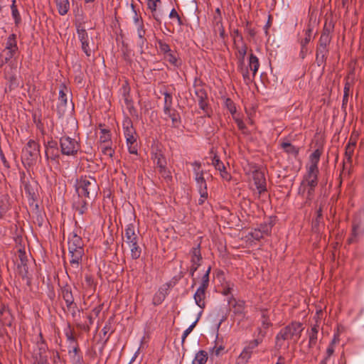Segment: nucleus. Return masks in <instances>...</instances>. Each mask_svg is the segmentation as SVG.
Returning <instances> with one entry per match:
<instances>
[{
    "label": "nucleus",
    "instance_id": "39",
    "mask_svg": "<svg viewBox=\"0 0 364 364\" xmlns=\"http://www.w3.org/2000/svg\"><path fill=\"white\" fill-rule=\"evenodd\" d=\"M252 353V352L247 347H245L241 352L238 358L237 363H239L240 361H241L242 363H247L248 360L250 358Z\"/></svg>",
    "mask_w": 364,
    "mask_h": 364
},
{
    "label": "nucleus",
    "instance_id": "60",
    "mask_svg": "<svg viewBox=\"0 0 364 364\" xmlns=\"http://www.w3.org/2000/svg\"><path fill=\"white\" fill-rule=\"evenodd\" d=\"M352 231H353L352 235H353V237H356L357 236H358L360 234L362 233V228H361L360 225L356 224L354 222L353 225V230Z\"/></svg>",
    "mask_w": 364,
    "mask_h": 364
},
{
    "label": "nucleus",
    "instance_id": "47",
    "mask_svg": "<svg viewBox=\"0 0 364 364\" xmlns=\"http://www.w3.org/2000/svg\"><path fill=\"white\" fill-rule=\"evenodd\" d=\"M54 151H57V147L55 144L53 146L49 144V146H46V155L47 158H50L51 159L55 160L57 155L53 153Z\"/></svg>",
    "mask_w": 364,
    "mask_h": 364
},
{
    "label": "nucleus",
    "instance_id": "51",
    "mask_svg": "<svg viewBox=\"0 0 364 364\" xmlns=\"http://www.w3.org/2000/svg\"><path fill=\"white\" fill-rule=\"evenodd\" d=\"M90 41H92V39L81 43V48L85 53V55L88 57L90 56L92 53V49L90 48Z\"/></svg>",
    "mask_w": 364,
    "mask_h": 364
},
{
    "label": "nucleus",
    "instance_id": "12",
    "mask_svg": "<svg viewBox=\"0 0 364 364\" xmlns=\"http://www.w3.org/2000/svg\"><path fill=\"white\" fill-rule=\"evenodd\" d=\"M68 250H84L83 241L75 231H73L68 237Z\"/></svg>",
    "mask_w": 364,
    "mask_h": 364
},
{
    "label": "nucleus",
    "instance_id": "1",
    "mask_svg": "<svg viewBox=\"0 0 364 364\" xmlns=\"http://www.w3.org/2000/svg\"><path fill=\"white\" fill-rule=\"evenodd\" d=\"M303 329L302 324L299 322H292L282 328L276 336L277 346L281 348L286 341L296 343L300 338Z\"/></svg>",
    "mask_w": 364,
    "mask_h": 364
},
{
    "label": "nucleus",
    "instance_id": "2",
    "mask_svg": "<svg viewBox=\"0 0 364 364\" xmlns=\"http://www.w3.org/2000/svg\"><path fill=\"white\" fill-rule=\"evenodd\" d=\"M75 188L80 197L90 198L97 195L98 186L94 178L84 176L77 180Z\"/></svg>",
    "mask_w": 364,
    "mask_h": 364
},
{
    "label": "nucleus",
    "instance_id": "59",
    "mask_svg": "<svg viewBox=\"0 0 364 364\" xmlns=\"http://www.w3.org/2000/svg\"><path fill=\"white\" fill-rule=\"evenodd\" d=\"M172 95L168 92L164 93V107L166 109H168V107H171L172 106Z\"/></svg>",
    "mask_w": 364,
    "mask_h": 364
},
{
    "label": "nucleus",
    "instance_id": "3",
    "mask_svg": "<svg viewBox=\"0 0 364 364\" xmlns=\"http://www.w3.org/2000/svg\"><path fill=\"white\" fill-rule=\"evenodd\" d=\"M151 156L161 177L167 181L171 180V173L166 167V159L160 145L155 144L152 146Z\"/></svg>",
    "mask_w": 364,
    "mask_h": 364
},
{
    "label": "nucleus",
    "instance_id": "32",
    "mask_svg": "<svg viewBox=\"0 0 364 364\" xmlns=\"http://www.w3.org/2000/svg\"><path fill=\"white\" fill-rule=\"evenodd\" d=\"M130 249L131 257L133 259H136L140 257L141 254V248L138 244V242L128 245Z\"/></svg>",
    "mask_w": 364,
    "mask_h": 364
},
{
    "label": "nucleus",
    "instance_id": "20",
    "mask_svg": "<svg viewBox=\"0 0 364 364\" xmlns=\"http://www.w3.org/2000/svg\"><path fill=\"white\" fill-rule=\"evenodd\" d=\"M55 3L60 16H65L68 14L70 8L69 0H55Z\"/></svg>",
    "mask_w": 364,
    "mask_h": 364
},
{
    "label": "nucleus",
    "instance_id": "57",
    "mask_svg": "<svg viewBox=\"0 0 364 364\" xmlns=\"http://www.w3.org/2000/svg\"><path fill=\"white\" fill-rule=\"evenodd\" d=\"M160 3L161 0H148V9H150L152 13L156 12L158 4Z\"/></svg>",
    "mask_w": 364,
    "mask_h": 364
},
{
    "label": "nucleus",
    "instance_id": "41",
    "mask_svg": "<svg viewBox=\"0 0 364 364\" xmlns=\"http://www.w3.org/2000/svg\"><path fill=\"white\" fill-rule=\"evenodd\" d=\"M11 9L12 17L14 18L15 23L17 24L21 21V16L16 6V0L12 1Z\"/></svg>",
    "mask_w": 364,
    "mask_h": 364
},
{
    "label": "nucleus",
    "instance_id": "27",
    "mask_svg": "<svg viewBox=\"0 0 364 364\" xmlns=\"http://www.w3.org/2000/svg\"><path fill=\"white\" fill-rule=\"evenodd\" d=\"M0 320L5 326H11L13 321L12 316L9 309L4 308L0 313Z\"/></svg>",
    "mask_w": 364,
    "mask_h": 364
},
{
    "label": "nucleus",
    "instance_id": "33",
    "mask_svg": "<svg viewBox=\"0 0 364 364\" xmlns=\"http://www.w3.org/2000/svg\"><path fill=\"white\" fill-rule=\"evenodd\" d=\"M99 149L102 154L109 159H112L114 154V150L112 149L111 144H102V145H99Z\"/></svg>",
    "mask_w": 364,
    "mask_h": 364
},
{
    "label": "nucleus",
    "instance_id": "5",
    "mask_svg": "<svg viewBox=\"0 0 364 364\" xmlns=\"http://www.w3.org/2000/svg\"><path fill=\"white\" fill-rule=\"evenodd\" d=\"M194 174V179L196 183V187L200 195L202 197H205L208 195L207 191V183L204 178V171L201 169V164L199 161H194L191 164Z\"/></svg>",
    "mask_w": 364,
    "mask_h": 364
},
{
    "label": "nucleus",
    "instance_id": "48",
    "mask_svg": "<svg viewBox=\"0 0 364 364\" xmlns=\"http://www.w3.org/2000/svg\"><path fill=\"white\" fill-rule=\"evenodd\" d=\"M225 106L230 112L231 114L234 115L236 113V107L234 102L230 98H227L225 101Z\"/></svg>",
    "mask_w": 364,
    "mask_h": 364
},
{
    "label": "nucleus",
    "instance_id": "54",
    "mask_svg": "<svg viewBox=\"0 0 364 364\" xmlns=\"http://www.w3.org/2000/svg\"><path fill=\"white\" fill-rule=\"evenodd\" d=\"M355 146V144H353L350 145L348 144L346 148V153H345V160L350 162L351 161V157L353 154V147Z\"/></svg>",
    "mask_w": 364,
    "mask_h": 364
},
{
    "label": "nucleus",
    "instance_id": "25",
    "mask_svg": "<svg viewBox=\"0 0 364 364\" xmlns=\"http://www.w3.org/2000/svg\"><path fill=\"white\" fill-rule=\"evenodd\" d=\"M164 59L171 65L178 67L181 65V60L176 52L171 50L164 55Z\"/></svg>",
    "mask_w": 364,
    "mask_h": 364
},
{
    "label": "nucleus",
    "instance_id": "36",
    "mask_svg": "<svg viewBox=\"0 0 364 364\" xmlns=\"http://www.w3.org/2000/svg\"><path fill=\"white\" fill-rule=\"evenodd\" d=\"M77 37H78V39L80 41V43H82V42H85V41H87L91 39L89 37L87 31L84 28L81 27L80 26H77Z\"/></svg>",
    "mask_w": 364,
    "mask_h": 364
},
{
    "label": "nucleus",
    "instance_id": "30",
    "mask_svg": "<svg viewBox=\"0 0 364 364\" xmlns=\"http://www.w3.org/2000/svg\"><path fill=\"white\" fill-rule=\"evenodd\" d=\"M304 38L301 40V46L303 47V50L305 49V46L311 41L312 38L313 28L309 24L304 31Z\"/></svg>",
    "mask_w": 364,
    "mask_h": 364
},
{
    "label": "nucleus",
    "instance_id": "62",
    "mask_svg": "<svg viewBox=\"0 0 364 364\" xmlns=\"http://www.w3.org/2000/svg\"><path fill=\"white\" fill-rule=\"evenodd\" d=\"M261 338H256L250 341L246 347L252 352L253 350L261 343Z\"/></svg>",
    "mask_w": 364,
    "mask_h": 364
},
{
    "label": "nucleus",
    "instance_id": "7",
    "mask_svg": "<svg viewBox=\"0 0 364 364\" xmlns=\"http://www.w3.org/2000/svg\"><path fill=\"white\" fill-rule=\"evenodd\" d=\"M318 172L319 171L307 169L306 174L304 176L301 186H307L309 187L308 196H311L312 195L314 188L318 184Z\"/></svg>",
    "mask_w": 364,
    "mask_h": 364
},
{
    "label": "nucleus",
    "instance_id": "9",
    "mask_svg": "<svg viewBox=\"0 0 364 364\" xmlns=\"http://www.w3.org/2000/svg\"><path fill=\"white\" fill-rule=\"evenodd\" d=\"M211 164L220 172V175L223 180L226 181L231 180L232 177L230 173L227 171L225 164L218 156L215 155L213 156Z\"/></svg>",
    "mask_w": 364,
    "mask_h": 364
},
{
    "label": "nucleus",
    "instance_id": "31",
    "mask_svg": "<svg viewBox=\"0 0 364 364\" xmlns=\"http://www.w3.org/2000/svg\"><path fill=\"white\" fill-rule=\"evenodd\" d=\"M208 360V353L205 350H199L193 360L192 364H205Z\"/></svg>",
    "mask_w": 364,
    "mask_h": 364
},
{
    "label": "nucleus",
    "instance_id": "6",
    "mask_svg": "<svg viewBox=\"0 0 364 364\" xmlns=\"http://www.w3.org/2000/svg\"><path fill=\"white\" fill-rule=\"evenodd\" d=\"M61 153L66 156H75L80 149V145L77 140L68 136H63L60 139Z\"/></svg>",
    "mask_w": 364,
    "mask_h": 364
},
{
    "label": "nucleus",
    "instance_id": "24",
    "mask_svg": "<svg viewBox=\"0 0 364 364\" xmlns=\"http://www.w3.org/2000/svg\"><path fill=\"white\" fill-rule=\"evenodd\" d=\"M100 127H102V125H100ZM99 143V145H102V144H112L111 134L109 129L100 128Z\"/></svg>",
    "mask_w": 364,
    "mask_h": 364
},
{
    "label": "nucleus",
    "instance_id": "26",
    "mask_svg": "<svg viewBox=\"0 0 364 364\" xmlns=\"http://www.w3.org/2000/svg\"><path fill=\"white\" fill-rule=\"evenodd\" d=\"M5 50H11L14 53H17L18 51V46H17V41H16V36L14 33L11 34L6 41Z\"/></svg>",
    "mask_w": 364,
    "mask_h": 364
},
{
    "label": "nucleus",
    "instance_id": "34",
    "mask_svg": "<svg viewBox=\"0 0 364 364\" xmlns=\"http://www.w3.org/2000/svg\"><path fill=\"white\" fill-rule=\"evenodd\" d=\"M318 332V327L317 326H314L309 333V346L310 348L314 347L317 341V336Z\"/></svg>",
    "mask_w": 364,
    "mask_h": 364
},
{
    "label": "nucleus",
    "instance_id": "10",
    "mask_svg": "<svg viewBox=\"0 0 364 364\" xmlns=\"http://www.w3.org/2000/svg\"><path fill=\"white\" fill-rule=\"evenodd\" d=\"M252 177L259 194H262V193L265 192L267 191V188L266 179L264 173L259 170H255L253 171Z\"/></svg>",
    "mask_w": 364,
    "mask_h": 364
},
{
    "label": "nucleus",
    "instance_id": "19",
    "mask_svg": "<svg viewBox=\"0 0 364 364\" xmlns=\"http://www.w3.org/2000/svg\"><path fill=\"white\" fill-rule=\"evenodd\" d=\"M137 134L126 139L127 146L131 154L137 155L138 144L136 142Z\"/></svg>",
    "mask_w": 364,
    "mask_h": 364
},
{
    "label": "nucleus",
    "instance_id": "45",
    "mask_svg": "<svg viewBox=\"0 0 364 364\" xmlns=\"http://www.w3.org/2000/svg\"><path fill=\"white\" fill-rule=\"evenodd\" d=\"M224 349V346H223L222 345L218 346L215 343V345L212 348L210 349V356H219L223 353Z\"/></svg>",
    "mask_w": 364,
    "mask_h": 364
},
{
    "label": "nucleus",
    "instance_id": "44",
    "mask_svg": "<svg viewBox=\"0 0 364 364\" xmlns=\"http://www.w3.org/2000/svg\"><path fill=\"white\" fill-rule=\"evenodd\" d=\"M210 267H208V269L204 273L203 276L202 277L200 284L199 287H202L204 289H207L209 285V275L210 272Z\"/></svg>",
    "mask_w": 364,
    "mask_h": 364
},
{
    "label": "nucleus",
    "instance_id": "37",
    "mask_svg": "<svg viewBox=\"0 0 364 364\" xmlns=\"http://www.w3.org/2000/svg\"><path fill=\"white\" fill-rule=\"evenodd\" d=\"M198 106L200 109L203 112L205 117H211L212 110L207 100L198 102Z\"/></svg>",
    "mask_w": 364,
    "mask_h": 364
},
{
    "label": "nucleus",
    "instance_id": "14",
    "mask_svg": "<svg viewBox=\"0 0 364 364\" xmlns=\"http://www.w3.org/2000/svg\"><path fill=\"white\" fill-rule=\"evenodd\" d=\"M122 128L124 132V135L125 139L129 136H132L136 134V130L133 127V123L132 119L126 117L122 122Z\"/></svg>",
    "mask_w": 364,
    "mask_h": 364
},
{
    "label": "nucleus",
    "instance_id": "53",
    "mask_svg": "<svg viewBox=\"0 0 364 364\" xmlns=\"http://www.w3.org/2000/svg\"><path fill=\"white\" fill-rule=\"evenodd\" d=\"M24 189L26 193L28 195V196L32 199H34L36 196V192L35 190L31 183H26L24 185Z\"/></svg>",
    "mask_w": 364,
    "mask_h": 364
},
{
    "label": "nucleus",
    "instance_id": "4",
    "mask_svg": "<svg viewBox=\"0 0 364 364\" xmlns=\"http://www.w3.org/2000/svg\"><path fill=\"white\" fill-rule=\"evenodd\" d=\"M38 144L34 140H29L22 150L21 159L24 164L31 165L35 163L39 156Z\"/></svg>",
    "mask_w": 364,
    "mask_h": 364
},
{
    "label": "nucleus",
    "instance_id": "50",
    "mask_svg": "<svg viewBox=\"0 0 364 364\" xmlns=\"http://www.w3.org/2000/svg\"><path fill=\"white\" fill-rule=\"evenodd\" d=\"M196 95L198 98V102L207 100L208 95L205 90L201 87L196 89Z\"/></svg>",
    "mask_w": 364,
    "mask_h": 364
},
{
    "label": "nucleus",
    "instance_id": "43",
    "mask_svg": "<svg viewBox=\"0 0 364 364\" xmlns=\"http://www.w3.org/2000/svg\"><path fill=\"white\" fill-rule=\"evenodd\" d=\"M66 87L63 86L62 88L59 90L58 102L60 105L63 107H66L68 103V97L64 91Z\"/></svg>",
    "mask_w": 364,
    "mask_h": 364
},
{
    "label": "nucleus",
    "instance_id": "11",
    "mask_svg": "<svg viewBox=\"0 0 364 364\" xmlns=\"http://www.w3.org/2000/svg\"><path fill=\"white\" fill-rule=\"evenodd\" d=\"M124 240L127 245L139 241V237L134 224L129 223L126 226Z\"/></svg>",
    "mask_w": 364,
    "mask_h": 364
},
{
    "label": "nucleus",
    "instance_id": "28",
    "mask_svg": "<svg viewBox=\"0 0 364 364\" xmlns=\"http://www.w3.org/2000/svg\"><path fill=\"white\" fill-rule=\"evenodd\" d=\"M331 41V36L330 34V29L324 27L322 33L321 35L318 44L323 47H327Z\"/></svg>",
    "mask_w": 364,
    "mask_h": 364
},
{
    "label": "nucleus",
    "instance_id": "46",
    "mask_svg": "<svg viewBox=\"0 0 364 364\" xmlns=\"http://www.w3.org/2000/svg\"><path fill=\"white\" fill-rule=\"evenodd\" d=\"M282 147L284 149V150L286 152H287L289 154H291L296 155L298 153V151L296 149V147L294 146L293 145H291L289 142H284V143H282Z\"/></svg>",
    "mask_w": 364,
    "mask_h": 364
},
{
    "label": "nucleus",
    "instance_id": "38",
    "mask_svg": "<svg viewBox=\"0 0 364 364\" xmlns=\"http://www.w3.org/2000/svg\"><path fill=\"white\" fill-rule=\"evenodd\" d=\"M164 112L166 115L171 119V121L173 124H176L179 121V117L176 113V112L171 109V107H168V109L164 108Z\"/></svg>",
    "mask_w": 364,
    "mask_h": 364
},
{
    "label": "nucleus",
    "instance_id": "29",
    "mask_svg": "<svg viewBox=\"0 0 364 364\" xmlns=\"http://www.w3.org/2000/svg\"><path fill=\"white\" fill-rule=\"evenodd\" d=\"M10 209L9 198L7 195L0 198V218Z\"/></svg>",
    "mask_w": 364,
    "mask_h": 364
},
{
    "label": "nucleus",
    "instance_id": "35",
    "mask_svg": "<svg viewBox=\"0 0 364 364\" xmlns=\"http://www.w3.org/2000/svg\"><path fill=\"white\" fill-rule=\"evenodd\" d=\"M215 311H217V316L220 317L217 328L218 329L222 324L227 319V309L226 307L216 308Z\"/></svg>",
    "mask_w": 364,
    "mask_h": 364
},
{
    "label": "nucleus",
    "instance_id": "63",
    "mask_svg": "<svg viewBox=\"0 0 364 364\" xmlns=\"http://www.w3.org/2000/svg\"><path fill=\"white\" fill-rule=\"evenodd\" d=\"M235 313L239 314H243L244 313V302L239 301L235 306Z\"/></svg>",
    "mask_w": 364,
    "mask_h": 364
},
{
    "label": "nucleus",
    "instance_id": "56",
    "mask_svg": "<svg viewBox=\"0 0 364 364\" xmlns=\"http://www.w3.org/2000/svg\"><path fill=\"white\" fill-rule=\"evenodd\" d=\"M16 53L4 49L0 54V56L4 59V62L8 63L16 55Z\"/></svg>",
    "mask_w": 364,
    "mask_h": 364
},
{
    "label": "nucleus",
    "instance_id": "42",
    "mask_svg": "<svg viewBox=\"0 0 364 364\" xmlns=\"http://www.w3.org/2000/svg\"><path fill=\"white\" fill-rule=\"evenodd\" d=\"M157 44H158V47H159L160 53L161 54H163L164 56L165 55H166L167 53H168L169 52L171 51L168 44H167L166 43L164 42L163 41L158 40L157 41Z\"/></svg>",
    "mask_w": 364,
    "mask_h": 364
},
{
    "label": "nucleus",
    "instance_id": "40",
    "mask_svg": "<svg viewBox=\"0 0 364 364\" xmlns=\"http://www.w3.org/2000/svg\"><path fill=\"white\" fill-rule=\"evenodd\" d=\"M136 26V31H137V36L139 38V44L144 45L146 39L144 38V36L146 33L144 23L138 24Z\"/></svg>",
    "mask_w": 364,
    "mask_h": 364
},
{
    "label": "nucleus",
    "instance_id": "8",
    "mask_svg": "<svg viewBox=\"0 0 364 364\" xmlns=\"http://www.w3.org/2000/svg\"><path fill=\"white\" fill-rule=\"evenodd\" d=\"M191 266L190 268V274L193 277L200 265L202 256L200 253V246L198 245L191 249L190 252Z\"/></svg>",
    "mask_w": 364,
    "mask_h": 364
},
{
    "label": "nucleus",
    "instance_id": "21",
    "mask_svg": "<svg viewBox=\"0 0 364 364\" xmlns=\"http://www.w3.org/2000/svg\"><path fill=\"white\" fill-rule=\"evenodd\" d=\"M248 67L250 70L252 72V76L254 77L259 70V61L258 58L253 53L250 54L248 60Z\"/></svg>",
    "mask_w": 364,
    "mask_h": 364
},
{
    "label": "nucleus",
    "instance_id": "17",
    "mask_svg": "<svg viewBox=\"0 0 364 364\" xmlns=\"http://www.w3.org/2000/svg\"><path fill=\"white\" fill-rule=\"evenodd\" d=\"M206 289H207L198 287L193 296L196 304L202 309L205 307V299Z\"/></svg>",
    "mask_w": 364,
    "mask_h": 364
},
{
    "label": "nucleus",
    "instance_id": "18",
    "mask_svg": "<svg viewBox=\"0 0 364 364\" xmlns=\"http://www.w3.org/2000/svg\"><path fill=\"white\" fill-rule=\"evenodd\" d=\"M321 155V151L319 149H316L309 156V164L307 166L309 170L318 171V164Z\"/></svg>",
    "mask_w": 364,
    "mask_h": 364
},
{
    "label": "nucleus",
    "instance_id": "61",
    "mask_svg": "<svg viewBox=\"0 0 364 364\" xmlns=\"http://www.w3.org/2000/svg\"><path fill=\"white\" fill-rule=\"evenodd\" d=\"M250 235L252 239L259 240L262 239L264 235L257 228L255 229L253 231L250 232Z\"/></svg>",
    "mask_w": 364,
    "mask_h": 364
},
{
    "label": "nucleus",
    "instance_id": "58",
    "mask_svg": "<svg viewBox=\"0 0 364 364\" xmlns=\"http://www.w3.org/2000/svg\"><path fill=\"white\" fill-rule=\"evenodd\" d=\"M328 53L327 47H323L318 44V47L316 51V58L318 59L320 57L323 59Z\"/></svg>",
    "mask_w": 364,
    "mask_h": 364
},
{
    "label": "nucleus",
    "instance_id": "22",
    "mask_svg": "<svg viewBox=\"0 0 364 364\" xmlns=\"http://www.w3.org/2000/svg\"><path fill=\"white\" fill-rule=\"evenodd\" d=\"M68 354L73 362V364H82V357L79 353V348L77 346H75L68 350Z\"/></svg>",
    "mask_w": 364,
    "mask_h": 364
},
{
    "label": "nucleus",
    "instance_id": "55",
    "mask_svg": "<svg viewBox=\"0 0 364 364\" xmlns=\"http://www.w3.org/2000/svg\"><path fill=\"white\" fill-rule=\"evenodd\" d=\"M87 210V201L82 200L79 203V205H77L76 207V211L80 215H83L86 212Z\"/></svg>",
    "mask_w": 364,
    "mask_h": 364
},
{
    "label": "nucleus",
    "instance_id": "23",
    "mask_svg": "<svg viewBox=\"0 0 364 364\" xmlns=\"http://www.w3.org/2000/svg\"><path fill=\"white\" fill-rule=\"evenodd\" d=\"M46 354V349L45 346L39 348V353L35 358V364H50Z\"/></svg>",
    "mask_w": 364,
    "mask_h": 364
},
{
    "label": "nucleus",
    "instance_id": "49",
    "mask_svg": "<svg viewBox=\"0 0 364 364\" xmlns=\"http://www.w3.org/2000/svg\"><path fill=\"white\" fill-rule=\"evenodd\" d=\"M233 119L235 121L237 125V127L238 129L243 133V134H248V130L247 129V127L245 125V124L243 122V121L236 117V116H233Z\"/></svg>",
    "mask_w": 364,
    "mask_h": 364
},
{
    "label": "nucleus",
    "instance_id": "16",
    "mask_svg": "<svg viewBox=\"0 0 364 364\" xmlns=\"http://www.w3.org/2000/svg\"><path fill=\"white\" fill-rule=\"evenodd\" d=\"M235 44L236 50H237V58L239 59V61H240L241 65H242V64L244 63L245 57L247 54V45L245 43H244L242 38H240V41H239L237 43L235 41Z\"/></svg>",
    "mask_w": 364,
    "mask_h": 364
},
{
    "label": "nucleus",
    "instance_id": "15",
    "mask_svg": "<svg viewBox=\"0 0 364 364\" xmlns=\"http://www.w3.org/2000/svg\"><path fill=\"white\" fill-rule=\"evenodd\" d=\"M61 295L68 309L75 306L74 304V297L70 287H64L61 290Z\"/></svg>",
    "mask_w": 364,
    "mask_h": 364
},
{
    "label": "nucleus",
    "instance_id": "13",
    "mask_svg": "<svg viewBox=\"0 0 364 364\" xmlns=\"http://www.w3.org/2000/svg\"><path fill=\"white\" fill-rule=\"evenodd\" d=\"M68 252L70 265L75 269H78L84 255V250H68Z\"/></svg>",
    "mask_w": 364,
    "mask_h": 364
},
{
    "label": "nucleus",
    "instance_id": "52",
    "mask_svg": "<svg viewBox=\"0 0 364 364\" xmlns=\"http://www.w3.org/2000/svg\"><path fill=\"white\" fill-rule=\"evenodd\" d=\"M272 227L271 223H265L261 224L257 229L259 230L264 235H268L272 231Z\"/></svg>",
    "mask_w": 364,
    "mask_h": 364
},
{
    "label": "nucleus",
    "instance_id": "64",
    "mask_svg": "<svg viewBox=\"0 0 364 364\" xmlns=\"http://www.w3.org/2000/svg\"><path fill=\"white\" fill-rule=\"evenodd\" d=\"M169 18H176L178 21V25H181L182 24V21H181V19L178 15V14L177 13V11H176L175 9H173L170 14H169Z\"/></svg>",
    "mask_w": 364,
    "mask_h": 364
}]
</instances>
